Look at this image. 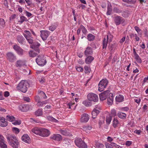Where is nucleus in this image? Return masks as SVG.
Listing matches in <instances>:
<instances>
[{
    "mask_svg": "<svg viewBox=\"0 0 148 148\" xmlns=\"http://www.w3.org/2000/svg\"><path fill=\"white\" fill-rule=\"evenodd\" d=\"M108 83V80L106 79L101 80L98 84V90L100 92L103 91L106 87Z\"/></svg>",
    "mask_w": 148,
    "mask_h": 148,
    "instance_id": "3",
    "label": "nucleus"
},
{
    "mask_svg": "<svg viewBox=\"0 0 148 148\" xmlns=\"http://www.w3.org/2000/svg\"><path fill=\"white\" fill-rule=\"evenodd\" d=\"M12 130L13 132L16 134H18L19 132V129L16 127H13Z\"/></svg>",
    "mask_w": 148,
    "mask_h": 148,
    "instance_id": "63",
    "label": "nucleus"
},
{
    "mask_svg": "<svg viewBox=\"0 0 148 148\" xmlns=\"http://www.w3.org/2000/svg\"><path fill=\"white\" fill-rule=\"evenodd\" d=\"M87 57L85 59V62L87 64H90L94 59V58L91 56H87Z\"/></svg>",
    "mask_w": 148,
    "mask_h": 148,
    "instance_id": "25",
    "label": "nucleus"
},
{
    "mask_svg": "<svg viewBox=\"0 0 148 148\" xmlns=\"http://www.w3.org/2000/svg\"><path fill=\"white\" fill-rule=\"evenodd\" d=\"M47 103V101H40L36 103V105L38 107H41L45 106V105Z\"/></svg>",
    "mask_w": 148,
    "mask_h": 148,
    "instance_id": "28",
    "label": "nucleus"
},
{
    "mask_svg": "<svg viewBox=\"0 0 148 148\" xmlns=\"http://www.w3.org/2000/svg\"><path fill=\"white\" fill-rule=\"evenodd\" d=\"M87 99L91 102H97L98 101V97L97 95L92 92L88 93L87 96Z\"/></svg>",
    "mask_w": 148,
    "mask_h": 148,
    "instance_id": "5",
    "label": "nucleus"
},
{
    "mask_svg": "<svg viewBox=\"0 0 148 148\" xmlns=\"http://www.w3.org/2000/svg\"><path fill=\"white\" fill-rule=\"evenodd\" d=\"M23 64V62L22 60H18L16 62V66H21Z\"/></svg>",
    "mask_w": 148,
    "mask_h": 148,
    "instance_id": "51",
    "label": "nucleus"
},
{
    "mask_svg": "<svg viewBox=\"0 0 148 148\" xmlns=\"http://www.w3.org/2000/svg\"><path fill=\"white\" fill-rule=\"evenodd\" d=\"M22 140L24 142L29 144L31 142L30 138L27 134H24L22 137Z\"/></svg>",
    "mask_w": 148,
    "mask_h": 148,
    "instance_id": "17",
    "label": "nucleus"
},
{
    "mask_svg": "<svg viewBox=\"0 0 148 148\" xmlns=\"http://www.w3.org/2000/svg\"><path fill=\"white\" fill-rule=\"evenodd\" d=\"M111 114L112 116H114L116 115V110L114 109H112L111 110Z\"/></svg>",
    "mask_w": 148,
    "mask_h": 148,
    "instance_id": "60",
    "label": "nucleus"
},
{
    "mask_svg": "<svg viewBox=\"0 0 148 148\" xmlns=\"http://www.w3.org/2000/svg\"><path fill=\"white\" fill-rule=\"evenodd\" d=\"M17 39L18 42L21 45H23L25 43V39L22 36H18Z\"/></svg>",
    "mask_w": 148,
    "mask_h": 148,
    "instance_id": "23",
    "label": "nucleus"
},
{
    "mask_svg": "<svg viewBox=\"0 0 148 148\" xmlns=\"http://www.w3.org/2000/svg\"><path fill=\"white\" fill-rule=\"evenodd\" d=\"M76 70L79 72H83L84 71V69L81 66L78 67L77 66L75 67Z\"/></svg>",
    "mask_w": 148,
    "mask_h": 148,
    "instance_id": "53",
    "label": "nucleus"
},
{
    "mask_svg": "<svg viewBox=\"0 0 148 148\" xmlns=\"http://www.w3.org/2000/svg\"><path fill=\"white\" fill-rule=\"evenodd\" d=\"M13 122L12 124L15 125H20L21 123V121L20 120L14 121Z\"/></svg>",
    "mask_w": 148,
    "mask_h": 148,
    "instance_id": "58",
    "label": "nucleus"
},
{
    "mask_svg": "<svg viewBox=\"0 0 148 148\" xmlns=\"http://www.w3.org/2000/svg\"><path fill=\"white\" fill-rule=\"evenodd\" d=\"M28 19L26 18L24 16H21L20 17V18L19 21H18L19 22L21 23H22L24 21H28Z\"/></svg>",
    "mask_w": 148,
    "mask_h": 148,
    "instance_id": "34",
    "label": "nucleus"
},
{
    "mask_svg": "<svg viewBox=\"0 0 148 148\" xmlns=\"http://www.w3.org/2000/svg\"><path fill=\"white\" fill-rule=\"evenodd\" d=\"M123 1L128 3H134L136 2L135 0H122Z\"/></svg>",
    "mask_w": 148,
    "mask_h": 148,
    "instance_id": "59",
    "label": "nucleus"
},
{
    "mask_svg": "<svg viewBox=\"0 0 148 148\" xmlns=\"http://www.w3.org/2000/svg\"><path fill=\"white\" fill-rule=\"evenodd\" d=\"M89 116L88 114L86 113H84L82 115V117L80 119L81 122H86L89 120Z\"/></svg>",
    "mask_w": 148,
    "mask_h": 148,
    "instance_id": "19",
    "label": "nucleus"
},
{
    "mask_svg": "<svg viewBox=\"0 0 148 148\" xmlns=\"http://www.w3.org/2000/svg\"><path fill=\"white\" fill-rule=\"evenodd\" d=\"M84 68L85 69V72L86 73H90L91 69L89 66L86 65L84 66Z\"/></svg>",
    "mask_w": 148,
    "mask_h": 148,
    "instance_id": "45",
    "label": "nucleus"
},
{
    "mask_svg": "<svg viewBox=\"0 0 148 148\" xmlns=\"http://www.w3.org/2000/svg\"><path fill=\"white\" fill-rule=\"evenodd\" d=\"M117 115L119 118L121 119H125L126 117V114L121 112H119L117 114Z\"/></svg>",
    "mask_w": 148,
    "mask_h": 148,
    "instance_id": "30",
    "label": "nucleus"
},
{
    "mask_svg": "<svg viewBox=\"0 0 148 148\" xmlns=\"http://www.w3.org/2000/svg\"><path fill=\"white\" fill-rule=\"evenodd\" d=\"M27 82L25 80H22L18 84L16 87L17 90L21 91L23 93H25L27 90Z\"/></svg>",
    "mask_w": 148,
    "mask_h": 148,
    "instance_id": "2",
    "label": "nucleus"
},
{
    "mask_svg": "<svg viewBox=\"0 0 148 148\" xmlns=\"http://www.w3.org/2000/svg\"><path fill=\"white\" fill-rule=\"evenodd\" d=\"M6 118L7 120L10 122H13L15 119V118L14 117L10 115L7 116Z\"/></svg>",
    "mask_w": 148,
    "mask_h": 148,
    "instance_id": "33",
    "label": "nucleus"
},
{
    "mask_svg": "<svg viewBox=\"0 0 148 148\" xmlns=\"http://www.w3.org/2000/svg\"><path fill=\"white\" fill-rule=\"evenodd\" d=\"M6 55L8 59L10 62H14V60H16V56L12 53H8Z\"/></svg>",
    "mask_w": 148,
    "mask_h": 148,
    "instance_id": "16",
    "label": "nucleus"
},
{
    "mask_svg": "<svg viewBox=\"0 0 148 148\" xmlns=\"http://www.w3.org/2000/svg\"><path fill=\"white\" fill-rule=\"evenodd\" d=\"M113 11L114 12L118 13H121L122 12L121 10L116 8H114V9Z\"/></svg>",
    "mask_w": 148,
    "mask_h": 148,
    "instance_id": "61",
    "label": "nucleus"
},
{
    "mask_svg": "<svg viewBox=\"0 0 148 148\" xmlns=\"http://www.w3.org/2000/svg\"><path fill=\"white\" fill-rule=\"evenodd\" d=\"M35 115L37 116H40L42 114V109H39L35 112Z\"/></svg>",
    "mask_w": 148,
    "mask_h": 148,
    "instance_id": "39",
    "label": "nucleus"
},
{
    "mask_svg": "<svg viewBox=\"0 0 148 148\" xmlns=\"http://www.w3.org/2000/svg\"><path fill=\"white\" fill-rule=\"evenodd\" d=\"M36 61L38 64L40 66H44L47 62L46 60L42 55L38 56Z\"/></svg>",
    "mask_w": 148,
    "mask_h": 148,
    "instance_id": "6",
    "label": "nucleus"
},
{
    "mask_svg": "<svg viewBox=\"0 0 148 148\" xmlns=\"http://www.w3.org/2000/svg\"><path fill=\"white\" fill-rule=\"evenodd\" d=\"M108 42V40L106 39L105 37L103 38V41L102 47L103 49H106Z\"/></svg>",
    "mask_w": 148,
    "mask_h": 148,
    "instance_id": "32",
    "label": "nucleus"
},
{
    "mask_svg": "<svg viewBox=\"0 0 148 148\" xmlns=\"http://www.w3.org/2000/svg\"><path fill=\"white\" fill-rule=\"evenodd\" d=\"M3 137L2 135L0 134V147L2 148H7V145L5 143Z\"/></svg>",
    "mask_w": 148,
    "mask_h": 148,
    "instance_id": "18",
    "label": "nucleus"
},
{
    "mask_svg": "<svg viewBox=\"0 0 148 148\" xmlns=\"http://www.w3.org/2000/svg\"><path fill=\"white\" fill-rule=\"evenodd\" d=\"M112 36L111 34H109L107 36V40H108V41L110 42L112 40Z\"/></svg>",
    "mask_w": 148,
    "mask_h": 148,
    "instance_id": "57",
    "label": "nucleus"
},
{
    "mask_svg": "<svg viewBox=\"0 0 148 148\" xmlns=\"http://www.w3.org/2000/svg\"><path fill=\"white\" fill-rule=\"evenodd\" d=\"M124 97L123 95H119L116 97V100L117 102H121L123 101L124 100Z\"/></svg>",
    "mask_w": 148,
    "mask_h": 148,
    "instance_id": "27",
    "label": "nucleus"
},
{
    "mask_svg": "<svg viewBox=\"0 0 148 148\" xmlns=\"http://www.w3.org/2000/svg\"><path fill=\"white\" fill-rule=\"evenodd\" d=\"M25 1L27 4L28 5L31 7L34 6V3L32 2V1L29 0H25Z\"/></svg>",
    "mask_w": 148,
    "mask_h": 148,
    "instance_id": "46",
    "label": "nucleus"
},
{
    "mask_svg": "<svg viewBox=\"0 0 148 148\" xmlns=\"http://www.w3.org/2000/svg\"><path fill=\"white\" fill-rule=\"evenodd\" d=\"M32 107L31 105L23 104L19 106L20 110L22 112H26L32 109Z\"/></svg>",
    "mask_w": 148,
    "mask_h": 148,
    "instance_id": "8",
    "label": "nucleus"
},
{
    "mask_svg": "<svg viewBox=\"0 0 148 148\" xmlns=\"http://www.w3.org/2000/svg\"><path fill=\"white\" fill-rule=\"evenodd\" d=\"M83 130L86 132L88 133L91 130V127L90 126H84L83 127Z\"/></svg>",
    "mask_w": 148,
    "mask_h": 148,
    "instance_id": "41",
    "label": "nucleus"
},
{
    "mask_svg": "<svg viewBox=\"0 0 148 148\" xmlns=\"http://www.w3.org/2000/svg\"><path fill=\"white\" fill-rule=\"evenodd\" d=\"M93 53L92 48L89 46L87 47L85 49L84 54L86 57L89 55H91Z\"/></svg>",
    "mask_w": 148,
    "mask_h": 148,
    "instance_id": "15",
    "label": "nucleus"
},
{
    "mask_svg": "<svg viewBox=\"0 0 148 148\" xmlns=\"http://www.w3.org/2000/svg\"><path fill=\"white\" fill-rule=\"evenodd\" d=\"M5 21L2 18H0V27H4L5 26Z\"/></svg>",
    "mask_w": 148,
    "mask_h": 148,
    "instance_id": "44",
    "label": "nucleus"
},
{
    "mask_svg": "<svg viewBox=\"0 0 148 148\" xmlns=\"http://www.w3.org/2000/svg\"><path fill=\"white\" fill-rule=\"evenodd\" d=\"M132 36L135 37V39L136 41H138L139 40L140 38L136 34H132L130 35V37Z\"/></svg>",
    "mask_w": 148,
    "mask_h": 148,
    "instance_id": "50",
    "label": "nucleus"
},
{
    "mask_svg": "<svg viewBox=\"0 0 148 148\" xmlns=\"http://www.w3.org/2000/svg\"><path fill=\"white\" fill-rule=\"evenodd\" d=\"M7 138L9 144L12 147L14 148L18 147L19 142L17 138L15 135L9 134L7 136Z\"/></svg>",
    "mask_w": 148,
    "mask_h": 148,
    "instance_id": "1",
    "label": "nucleus"
},
{
    "mask_svg": "<svg viewBox=\"0 0 148 148\" xmlns=\"http://www.w3.org/2000/svg\"><path fill=\"white\" fill-rule=\"evenodd\" d=\"M47 118L48 120L49 121L54 122H57L58 121V120L53 118V117L50 116H47Z\"/></svg>",
    "mask_w": 148,
    "mask_h": 148,
    "instance_id": "40",
    "label": "nucleus"
},
{
    "mask_svg": "<svg viewBox=\"0 0 148 148\" xmlns=\"http://www.w3.org/2000/svg\"><path fill=\"white\" fill-rule=\"evenodd\" d=\"M112 119V117L110 115L107 116L106 117V122L107 124H109Z\"/></svg>",
    "mask_w": 148,
    "mask_h": 148,
    "instance_id": "47",
    "label": "nucleus"
},
{
    "mask_svg": "<svg viewBox=\"0 0 148 148\" xmlns=\"http://www.w3.org/2000/svg\"><path fill=\"white\" fill-rule=\"evenodd\" d=\"M39 49H37L36 51H30L29 53V56L32 57H34L39 53Z\"/></svg>",
    "mask_w": 148,
    "mask_h": 148,
    "instance_id": "22",
    "label": "nucleus"
},
{
    "mask_svg": "<svg viewBox=\"0 0 148 148\" xmlns=\"http://www.w3.org/2000/svg\"><path fill=\"white\" fill-rule=\"evenodd\" d=\"M57 28V26L55 25H52L49 27V30L51 31H54Z\"/></svg>",
    "mask_w": 148,
    "mask_h": 148,
    "instance_id": "49",
    "label": "nucleus"
},
{
    "mask_svg": "<svg viewBox=\"0 0 148 148\" xmlns=\"http://www.w3.org/2000/svg\"><path fill=\"white\" fill-rule=\"evenodd\" d=\"M113 94L112 93H110L109 94L108 97L107 98V103L109 105H111L113 101Z\"/></svg>",
    "mask_w": 148,
    "mask_h": 148,
    "instance_id": "21",
    "label": "nucleus"
},
{
    "mask_svg": "<svg viewBox=\"0 0 148 148\" xmlns=\"http://www.w3.org/2000/svg\"><path fill=\"white\" fill-rule=\"evenodd\" d=\"M80 26L81 29L82 33L84 35H86L87 32V29L83 25H81Z\"/></svg>",
    "mask_w": 148,
    "mask_h": 148,
    "instance_id": "42",
    "label": "nucleus"
},
{
    "mask_svg": "<svg viewBox=\"0 0 148 148\" xmlns=\"http://www.w3.org/2000/svg\"><path fill=\"white\" fill-rule=\"evenodd\" d=\"M130 14V11H125L122 12V15L124 17H128Z\"/></svg>",
    "mask_w": 148,
    "mask_h": 148,
    "instance_id": "36",
    "label": "nucleus"
},
{
    "mask_svg": "<svg viewBox=\"0 0 148 148\" xmlns=\"http://www.w3.org/2000/svg\"><path fill=\"white\" fill-rule=\"evenodd\" d=\"M114 21L116 25L123 23L124 21V19L122 17L119 16H115L114 18Z\"/></svg>",
    "mask_w": 148,
    "mask_h": 148,
    "instance_id": "12",
    "label": "nucleus"
},
{
    "mask_svg": "<svg viewBox=\"0 0 148 148\" xmlns=\"http://www.w3.org/2000/svg\"><path fill=\"white\" fill-rule=\"evenodd\" d=\"M23 35L29 43L32 44L33 43V38L32 36L31 33L29 31H24Z\"/></svg>",
    "mask_w": 148,
    "mask_h": 148,
    "instance_id": "4",
    "label": "nucleus"
},
{
    "mask_svg": "<svg viewBox=\"0 0 148 148\" xmlns=\"http://www.w3.org/2000/svg\"><path fill=\"white\" fill-rule=\"evenodd\" d=\"M40 36L43 40H46L50 34V32L47 30H41Z\"/></svg>",
    "mask_w": 148,
    "mask_h": 148,
    "instance_id": "9",
    "label": "nucleus"
},
{
    "mask_svg": "<svg viewBox=\"0 0 148 148\" xmlns=\"http://www.w3.org/2000/svg\"><path fill=\"white\" fill-rule=\"evenodd\" d=\"M13 48L19 55H23L24 51L20 46L16 45H14Z\"/></svg>",
    "mask_w": 148,
    "mask_h": 148,
    "instance_id": "14",
    "label": "nucleus"
},
{
    "mask_svg": "<svg viewBox=\"0 0 148 148\" xmlns=\"http://www.w3.org/2000/svg\"><path fill=\"white\" fill-rule=\"evenodd\" d=\"M75 103L74 102H71L67 104V107L69 109H71V107H73V106L75 105Z\"/></svg>",
    "mask_w": 148,
    "mask_h": 148,
    "instance_id": "56",
    "label": "nucleus"
},
{
    "mask_svg": "<svg viewBox=\"0 0 148 148\" xmlns=\"http://www.w3.org/2000/svg\"><path fill=\"white\" fill-rule=\"evenodd\" d=\"M50 131L47 129L45 128H41L40 136L43 137L48 136L50 134Z\"/></svg>",
    "mask_w": 148,
    "mask_h": 148,
    "instance_id": "10",
    "label": "nucleus"
},
{
    "mask_svg": "<svg viewBox=\"0 0 148 148\" xmlns=\"http://www.w3.org/2000/svg\"><path fill=\"white\" fill-rule=\"evenodd\" d=\"M60 132L62 134L65 136H66L67 135V132L66 131L64 130H60Z\"/></svg>",
    "mask_w": 148,
    "mask_h": 148,
    "instance_id": "64",
    "label": "nucleus"
},
{
    "mask_svg": "<svg viewBox=\"0 0 148 148\" xmlns=\"http://www.w3.org/2000/svg\"><path fill=\"white\" fill-rule=\"evenodd\" d=\"M112 12V6L110 5H108L107 11L106 13V14L108 15H110L111 14Z\"/></svg>",
    "mask_w": 148,
    "mask_h": 148,
    "instance_id": "37",
    "label": "nucleus"
},
{
    "mask_svg": "<svg viewBox=\"0 0 148 148\" xmlns=\"http://www.w3.org/2000/svg\"><path fill=\"white\" fill-rule=\"evenodd\" d=\"M95 38V36L93 34H89L87 36V39L89 41L93 40Z\"/></svg>",
    "mask_w": 148,
    "mask_h": 148,
    "instance_id": "31",
    "label": "nucleus"
},
{
    "mask_svg": "<svg viewBox=\"0 0 148 148\" xmlns=\"http://www.w3.org/2000/svg\"><path fill=\"white\" fill-rule=\"evenodd\" d=\"M75 142L76 145L79 147L80 148L87 147V145L80 138L76 139L75 140Z\"/></svg>",
    "mask_w": 148,
    "mask_h": 148,
    "instance_id": "7",
    "label": "nucleus"
},
{
    "mask_svg": "<svg viewBox=\"0 0 148 148\" xmlns=\"http://www.w3.org/2000/svg\"><path fill=\"white\" fill-rule=\"evenodd\" d=\"M134 28L138 34V36L141 35L142 34L141 29H140L139 27L137 26L135 27Z\"/></svg>",
    "mask_w": 148,
    "mask_h": 148,
    "instance_id": "43",
    "label": "nucleus"
},
{
    "mask_svg": "<svg viewBox=\"0 0 148 148\" xmlns=\"http://www.w3.org/2000/svg\"><path fill=\"white\" fill-rule=\"evenodd\" d=\"M134 57L137 62L139 63H141L142 62V61L141 59L138 55L135 56Z\"/></svg>",
    "mask_w": 148,
    "mask_h": 148,
    "instance_id": "48",
    "label": "nucleus"
},
{
    "mask_svg": "<svg viewBox=\"0 0 148 148\" xmlns=\"http://www.w3.org/2000/svg\"><path fill=\"white\" fill-rule=\"evenodd\" d=\"M119 123V121L117 119L114 118L113 120V126L114 128H116L118 126V124Z\"/></svg>",
    "mask_w": 148,
    "mask_h": 148,
    "instance_id": "38",
    "label": "nucleus"
},
{
    "mask_svg": "<svg viewBox=\"0 0 148 148\" xmlns=\"http://www.w3.org/2000/svg\"><path fill=\"white\" fill-rule=\"evenodd\" d=\"M110 90H108L101 93L99 95V99L101 101H103L105 100L110 92Z\"/></svg>",
    "mask_w": 148,
    "mask_h": 148,
    "instance_id": "11",
    "label": "nucleus"
},
{
    "mask_svg": "<svg viewBox=\"0 0 148 148\" xmlns=\"http://www.w3.org/2000/svg\"><path fill=\"white\" fill-rule=\"evenodd\" d=\"M41 129V128H40L38 127H36L33 128L32 130V131L33 133L36 134L40 136Z\"/></svg>",
    "mask_w": 148,
    "mask_h": 148,
    "instance_id": "24",
    "label": "nucleus"
},
{
    "mask_svg": "<svg viewBox=\"0 0 148 148\" xmlns=\"http://www.w3.org/2000/svg\"><path fill=\"white\" fill-rule=\"evenodd\" d=\"M99 113V111L98 110L96 109H94L92 112V118L93 119H95Z\"/></svg>",
    "mask_w": 148,
    "mask_h": 148,
    "instance_id": "26",
    "label": "nucleus"
},
{
    "mask_svg": "<svg viewBox=\"0 0 148 148\" xmlns=\"http://www.w3.org/2000/svg\"><path fill=\"white\" fill-rule=\"evenodd\" d=\"M82 104L87 107L90 106L91 105V101H89L88 99L86 100L83 101Z\"/></svg>",
    "mask_w": 148,
    "mask_h": 148,
    "instance_id": "35",
    "label": "nucleus"
},
{
    "mask_svg": "<svg viewBox=\"0 0 148 148\" xmlns=\"http://www.w3.org/2000/svg\"><path fill=\"white\" fill-rule=\"evenodd\" d=\"M8 123L5 120V119L3 117H0V126L5 127L8 125Z\"/></svg>",
    "mask_w": 148,
    "mask_h": 148,
    "instance_id": "20",
    "label": "nucleus"
},
{
    "mask_svg": "<svg viewBox=\"0 0 148 148\" xmlns=\"http://www.w3.org/2000/svg\"><path fill=\"white\" fill-rule=\"evenodd\" d=\"M38 93L40 97H42L44 99H46L47 98V97L44 92L41 90H38Z\"/></svg>",
    "mask_w": 148,
    "mask_h": 148,
    "instance_id": "29",
    "label": "nucleus"
},
{
    "mask_svg": "<svg viewBox=\"0 0 148 148\" xmlns=\"http://www.w3.org/2000/svg\"><path fill=\"white\" fill-rule=\"evenodd\" d=\"M96 146L97 148H103L104 147V145L103 144L99 143H97Z\"/></svg>",
    "mask_w": 148,
    "mask_h": 148,
    "instance_id": "54",
    "label": "nucleus"
},
{
    "mask_svg": "<svg viewBox=\"0 0 148 148\" xmlns=\"http://www.w3.org/2000/svg\"><path fill=\"white\" fill-rule=\"evenodd\" d=\"M35 101L37 103L40 101V98L39 96L36 95L34 97Z\"/></svg>",
    "mask_w": 148,
    "mask_h": 148,
    "instance_id": "62",
    "label": "nucleus"
},
{
    "mask_svg": "<svg viewBox=\"0 0 148 148\" xmlns=\"http://www.w3.org/2000/svg\"><path fill=\"white\" fill-rule=\"evenodd\" d=\"M50 138L53 140L59 141L62 140V137L60 134H56L52 135L50 137Z\"/></svg>",
    "mask_w": 148,
    "mask_h": 148,
    "instance_id": "13",
    "label": "nucleus"
},
{
    "mask_svg": "<svg viewBox=\"0 0 148 148\" xmlns=\"http://www.w3.org/2000/svg\"><path fill=\"white\" fill-rule=\"evenodd\" d=\"M104 118L103 117H101L99 119V125L101 126L104 122Z\"/></svg>",
    "mask_w": 148,
    "mask_h": 148,
    "instance_id": "55",
    "label": "nucleus"
},
{
    "mask_svg": "<svg viewBox=\"0 0 148 148\" xmlns=\"http://www.w3.org/2000/svg\"><path fill=\"white\" fill-rule=\"evenodd\" d=\"M23 13L25 14V15L28 17H31L32 15V14L31 13L25 10L24 11V12Z\"/></svg>",
    "mask_w": 148,
    "mask_h": 148,
    "instance_id": "52",
    "label": "nucleus"
}]
</instances>
